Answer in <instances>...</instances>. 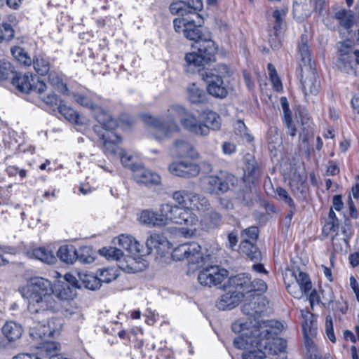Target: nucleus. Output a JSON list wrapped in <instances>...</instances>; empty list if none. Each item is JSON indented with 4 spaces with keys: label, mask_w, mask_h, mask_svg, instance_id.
I'll return each mask as SVG.
<instances>
[{
    "label": "nucleus",
    "mask_w": 359,
    "mask_h": 359,
    "mask_svg": "<svg viewBox=\"0 0 359 359\" xmlns=\"http://www.w3.org/2000/svg\"><path fill=\"white\" fill-rule=\"evenodd\" d=\"M180 118V124L187 131L196 135L208 136L207 128L202 121L180 104L170 105L163 116H155L151 114L141 115L142 121L151 127V135L158 141L170 139L175 133L180 131L176 118Z\"/></svg>",
    "instance_id": "f257e3e1"
},
{
    "label": "nucleus",
    "mask_w": 359,
    "mask_h": 359,
    "mask_svg": "<svg viewBox=\"0 0 359 359\" xmlns=\"http://www.w3.org/2000/svg\"><path fill=\"white\" fill-rule=\"evenodd\" d=\"M172 198L177 205L165 203L173 208L170 213L172 222L184 226L182 230V233L184 236H195L201 223L191 208L197 210H208L210 206L208 201L195 192L185 189L173 192Z\"/></svg>",
    "instance_id": "f03ea898"
},
{
    "label": "nucleus",
    "mask_w": 359,
    "mask_h": 359,
    "mask_svg": "<svg viewBox=\"0 0 359 359\" xmlns=\"http://www.w3.org/2000/svg\"><path fill=\"white\" fill-rule=\"evenodd\" d=\"M22 297L27 300L28 310L34 322L43 323L49 315L60 309V304L53 295L50 281L36 277L20 288Z\"/></svg>",
    "instance_id": "7ed1b4c3"
},
{
    "label": "nucleus",
    "mask_w": 359,
    "mask_h": 359,
    "mask_svg": "<svg viewBox=\"0 0 359 359\" xmlns=\"http://www.w3.org/2000/svg\"><path fill=\"white\" fill-rule=\"evenodd\" d=\"M99 125L93 127V131L97 136L100 144H102L105 154L119 155L121 161L124 167L132 170L133 166V157L126 153L118 144L121 142V137L113 130L117 127V121L106 113H100L96 116Z\"/></svg>",
    "instance_id": "20e7f679"
},
{
    "label": "nucleus",
    "mask_w": 359,
    "mask_h": 359,
    "mask_svg": "<svg viewBox=\"0 0 359 359\" xmlns=\"http://www.w3.org/2000/svg\"><path fill=\"white\" fill-rule=\"evenodd\" d=\"M283 325L278 321L255 322L253 324L254 337L259 336V344L263 347L269 359H285L287 342L277 337Z\"/></svg>",
    "instance_id": "39448f33"
},
{
    "label": "nucleus",
    "mask_w": 359,
    "mask_h": 359,
    "mask_svg": "<svg viewBox=\"0 0 359 359\" xmlns=\"http://www.w3.org/2000/svg\"><path fill=\"white\" fill-rule=\"evenodd\" d=\"M232 330L241 333L233 340V345L238 349L244 350L243 359H267L266 352L259 344V336L254 337L252 321L248 322L241 318L232 324Z\"/></svg>",
    "instance_id": "423d86ee"
},
{
    "label": "nucleus",
    "mask_w": 359,
    "mask_h": 359,
    "mask_svg": "<svg viewBox=\"0 0 359 359\" xmlns=\"http://www.w3.org/2000/svg\"><path fill=\"white\" fill-rule=\"evenodd\" d=\"M283 278L287 292L296 299L302 298L312 289L309 276L298 269H285Z\"/></svg>",
    "instance_id": "0eeeda50"
},
{
    "label": "nucleus",
    "mask_w": 359,
    "mask_h": 359,
    "mask_svg": "<svg viewBox=\"0 0 359 359\" xmlns=\"http://www.w3.org/2000/svg\"><path fill=\"white\" fill-rule=\"evenodd\" d=\"M229 73L225 65H220L217 69H211L202 74V78L207 84V90L211 95L223 98L227 95L228 90L222 78Z\"/></svg>",
    "instance_id": "6e6552de"
},
{
    "label": "nucleus",
    "mask_w": 359,
    "mask_h": 359,
    "mask_svg": "<svg viewBox=\"0 0 359 359\" xmlns=\"http://www.w3.org/2000/svg\"><path fill=\"white\" fill-rule=\"evenodd\" d=\"M203 20L197 19L194 16H188L187 18H177L173 20V26L176 32L183 33L184 36L192 41H195L197 44L203 43L205 40H210L208 38H203L200 27Z\"/></svg>",
    "instance_id": "1a4fd4ad"
},
{
    "label": "nucleus",
    "mask_w": 359,
    "mask_h": 359,
    "mask_svg": "<svg viewBox=\"0 0 359 359\" xmlns=\"http://www.w3.org/2000/svg\"><path fill=\"white\" fill-rule=\"evenodd\" d=\"M217 48L212 40H205L203 43L198 46V52L189 53L185 55V60L190 69L193 72V67H201L215 60L214 55Z\"/></svg>",
    "instance_id": "9d476101"
},
{
    "label": "nucleus",
    "mask_w": 359,
    "mask_h": 359,
    "mask_svg": "<svg viewBox=\"0 0 359 359\" xmlns=\"http://www.w3.org/2000/svg\"><path fill=\"white\" fill-rule=\"evenodd\" d=\"M173 208L163 203L159 207L158 213L151 210H144L137 215L138 221L145 225L161 227L172 222L170 215Z\"/></svg>",
    "instance_id": "9b49d317"
},
{
    "label": "nucleus",
    "mask_w": 359,
    "mask_h": 359,
    "mask_svg": "<svg viewBox=\"0 0 359 359\" xmlns=\"http://www.w3.org/2000/svg\"><path fill=\"white\" fill-rule=\"evenodd\" d=\"M235 177L233 175L220 171L216 175H208L201 181L203 189L210 194H219L224 193L233 185Z\"/></svg>",
    "instance_id": "f8f14e48"
},
{
    "label": "nucleus",
    "mask_w": 359,
    "mask_h": 359,
    "mask_svg": "<svg viewBox=\"0 0 359 359\" xmlns=\"http://www.w3.org/2000/svg\"><path fill=\"white\" fill-rule=\"evenodd\" d=\"M52 315H49L43 323L34 322V325L31 326L29 330L30 336L33 339L54 337L60 332L63 320Z\"/></svg>",
    "instance_id": "ddd939ff"
},
{
    "label": "nucleus",
    "mask_w": 359,
    "mask_h": 359,
    "mask_svg": "<svg viewBox=\"0 0 359 359\" xmlns=\"http://www.w3.org/2000/svg\"><path fill=\"white\" fill-rule=\"evenodd\" d=\"M320 86L316 68L313 65L302 67L300 88L304 94V100L309 101L312 97L317 95Z\"/></svg>",
    "instance_id": "4468645a"
},
{
    "label": "nucleus",
    "mask_w": 359,
    "mask_h": 359,
    "mask_svg": "<svg viewBox=\"0 0 359 359\" xmlns=\"http://www.w3.org/2000/svg\"><path fill=\"white\" fill-rule=\"evenodd\" d=\"M100 254L109 260L118 262V267L127 273H136L142 269L137 264L136 258L126 257L123 252L115 247L102 248L99 250Z\"/></svg>",
    "instance_id": "2eb2a0df"
},
{
    "label": "nucleus",
    "mask_w": 359,
    "mask_h": 359,
    "mask_svg": "<svg viewBox=\"0 0 359 359\" xmlns=\"http://www.w3.org/2000/svg\"><path fill=\"white\" fill-rule=\"evenodd\" d=\"M13 84L21 92L29 93L35 92L42 95L46 89V83L39 77L32 74H18L13 79Z\"/></svg>",
    "instance_id": "dca6fc26"
},
{
    "label": "nucleus",
    "mask_w": 359,
    "mask_h": 359,
    "mask_svg": "<svg viewBox=\"0 0 359 359\" xmlns=\"http://www.w3.org/2000/svg\"><path fill=\"white\" fill-rule=\"evenodd\" d=\"M172 257L176 261L188 259L189 263L194 264H200L203 260L201 246L197 243H187L178 245L173 250Z\"/></svg>",
    "instance_id": "f3484780"
},
{
    "label": "nucleus",
    "mask_w": 359,
    "mask_h": 359,
    "mask_svg": "<svg viewBox=\"0 0 359 359\" xmlns=\"http://www.w3.org/2000/svg\"><path fill=\"white\" fill-rule=\"evenodd\" d=\"M115 245L125 249L128 255L126 257L136 258L137 264L140 266L142 257L144 255L143 246L133 236L129 234H121L114 239Z\"/></svg>",
    "instance_id": "a211bd4d"
},
{
    "label": "nucleus",
    "mask_w": 359,
    "mask_h": 359,
    "mask_svg": "<svg viewBox=\"0 0 359 359\" xmlns=\"http://www.w3.org/2000/svg\"><path fill=\"white\" fill-rule=\"evenodd\" d=\"M90 252L91 249L88 247L80 248L79 253L73 245H62L58 249L57 255L62 262L68 264H74L78 259L83 263H91L94 258L90 255L86 257L83 255Z\"/></svg>",
    "instance_id": "6ab92c4d"
},
{
    "label": "nucleus",
    "mask_w": 359,
    "mask_h": 359,
    "mask_svg": "<svg viewBox=\"0 0 359 359\" xmlns=\"http://www.w3.org/2000/svg\"><path fill=\"white\" fill-rule=\"evenodd\" d=\"M203 4L201 0L175 1L170 5V11L173 15H181L182 18L194 16L200 19L198 11L203 9Z\"/></svg>",
    "instance_id": "aec40b11"
},
{
    "label": "nucleus",
    "mask_w": 359,
    "mask_h": 359,
    "mask_svg": "<svg viewBox=\"0 0 359 359\" xmlns=\"http://www.w3.org/2000/svg\"><path fill=\"white\" fill-rule=\"evenodd\" d=\"M228 276V271L218 266L203 269L198 275V280L202 285L211 287L222 283Z\"/></svg>",
    "instance_id": "412c9836"
},
{
    "label": "nucleus",
    "mask_w": 359,
    "mask_h": 359,
    "mask_svg": "<svg viewBox=\"0 0 359 359\" xmlns=\"http://www.w3.org/2000/svg\"><path fill=\"white\" fill-rule=\"evenodd\" d=\"M65 278L67 282L57 285L53 289V295L62 301L72 300L76 296V287L79 286L71 274H66Z\"/></svg>",
    "instance_id": "4be33fe9"
},
{
    "label": "nucleus",
    "mask_w": 359,
    "mask_h": 359,
    "mask_svg": "<svg viewBox=\"0 0 359 359\" xmlns=\"http://www.w3.org/2000/svg\"><path fill=\"white\" fill-rule=\"evenodd\" d=\"M170 155L177 158H197L198 152L193 144L184 139H178L173 142L169 148Z\"/></svg>",
    "instance_id": "5701e85b"
},
{
    "label": "nucleus",
    "mask_w": 359,
    "mask_h": 359,
    "mask_svg": "<svg viewBox=\"0 0 359 359\" xmlns=\"http://www.w3.org/2000/svg\"><path fill=\"white\" fill-rule=\"evenodd\" d=\"M168 169L172 175L184 178L196 177L200 172L198 164L187 161L172 162Z\"/></svg>",
    "instance_id": "b1692460"
},
{
    "label": "nucleus",
    "mask_w": 359,
    "mask_h": 359,
    "mask_svg": "<svg viewBox=\"0 0 359 359\" xmlns=\"http://www.w3.org/2000/svg\"><path fill=\"white\" fill-rule=\"evenodd\" d=\"M339 58L337 60V67L347 74L354 73L353 67L352 57L350 55L351 50V43L349 41L339 43Z\"/></svg>",
    "instance_id": "393cba45"
},
{
    "label": "nucleus",
    "mask_w": 359,
    "mask_h": 359,
    "mask_svg": "<svg viewBox=\"0 0 359 359\" xmlns=\"http://www.w3.org/2000/svg\"><path fill=\"white\" fill-rule=\"evenodd\" d=\"M285 9H276L273 12V17L275 19V25L273 28V35L270 34L269 43L273 48H278L280 44V38L283 29L284 18L286 15Z\"/></svg>",
    "instance_id": "a878e982"
},
{
    "label": "nucleus",
    "mask_w": 359,
    "mask_h": 359,
    "mask_svg": "<svg viewBox=\"0 0 359 359\" xmlns=\"http://www.w3.org/2000/svg\"><path fill=\"white\" fill-rule=\"evenodd\" d=\"M133 176L138 184H158L161 181L160 176L143 166H133L132 168Z\"/></svg>",
    "instance_id": "bb28decb"
},
{
    "label": "nucleus",
    "mask_w": 359,
    "mask_h": 359,
    "mask_svg": "<svg viewBox=\"0 0 359 359\" xmlns=\"http://www.w3.org/2000/svg\"><path fill=\"white\" fill-rule=\"evenodd\" d=\"M202 125L204 126L208 130V135L210 134V130H219L222 127V118L220 116L214 111L206 109L199 114Z\"/></svg>",
    "instance_id": "cd10ccee"
},
{
    "label": "nucleus",
    "mask_w": 359,
    "mask_h": 359,
    "mask_svg": "<svg viewBox=\"0 0 359 359\" xmlns=\"http://www.w3.org/2000/svg\"><path fill=\"white\" fill-rule=\"evenodd\" d=\"M243 297L240 293L229 287V290L217 302V307L220 310L232 309L238 304Z\"/></svg>",
    "instance_id": "c85d7f7f"
},
{
    "label": "nucleus",
    "mask_w": 359,
    "mask_h": 359,
    "mask_svg": "<svg viewBox=\"0 0 359 359\" xmlns=\"http://www.w3.org/2000/svg\"><path fill=\"white\" fill-rule=\"evenodd\" d=\"M229 287L240 293L243 297L245 293L249 292V288L250 287V277L246 273H240L231 276L229 279Z\"/></svg>",
    "instance_id": "c756f323"
},
{
    "label": "nucleus",
    "mask_w": 359,
    "mask_h": 359,
    "mask_svg": "<svg viewBox=\"0 0 359 359\" xmlns=\"http://www.w3.org/2000/svg\"><path fill=\"white\" fill-rule=\"evenodd\" d=\"M147 250L145 254H149L153 249L163 252L169 248V242L163 236L158 233L151 234L146 241Z\"/></svg>",
    "instance_id": "7c9ffc66"
},
{
    "label": "nucleus",
    "mask_w": 359,
    "mask_h": 359,
    "mask_svg": "<svg viewBox=\"0 0 359 359\" xmlns=\"http://www.w3.org/2000/svg\"><path fill=\"white\" fill-rule=\"evenodd\" d=\"M74 100L77 103L81 104V106L93 109L94 111V116L96 120H97L96 116L97 114H99L100 113H102V112L106 113V114H109L111 117H112L108 111H104L97 107V104L95 103V96H94V95H88L78 93V94L74 95Z\"/></svg>",
    "instance_id": "2f4dec72"
},
{
    "label": "nucleus",
    "mask_w": 359,
    "mask_h": 359,
    "mask_svg": "<svg viewBox=\"0 0 359 359\" xmlns=\"http://www.w3.org/2000/svg\"><path fill=\"white\" fill-rule=\"evenodd\" d=\"M303 334L317 335V324L313 314L306 310H302Z\"/></svg>",
    "instance_id": "473e14b6"
},
{
    "label": "nucleus",
    "mask_w": 359,
    "mask_h": 359,
    "mask_svg": "<svg viewBox=\"0 0 359 359\" xmlns=\"http://www.w3.org/2000/svg\"><path fill=\"white\" fill-rule=\"evenodd\" d=\"M241 252L245 254L252 262H257L261 260L262 255L255 246V243L243 240L240 245Z\"/></svg>",
    "instance_id": "72a5a7b5"
},
{
    "label": "nucleus",
    "mask_w": 359,
    "mask_h": 359,
    "mask_svg": "<svg viewBox=\"0 0 359 359\" xmlns=\"http://www.w3.org/2000/svg\"><path fill=\"white\" fill-rule=\"evenodd\" d=\"M314 3L311 4L309 8H304V6L300 4H294L293 6V12L294 17L301 20L304 18L309 16L313 10L321 8V0H313Z\"/></svg>",
    "instance_id": "f704fd0d"
},
{
    "label": "nucleus",
    "mask_w": 359,
    "mask_h": 359,
    "mask_svg": "<svg viewBox=\"0 0 359 359\" xmlns=\"http://www.w3.org/2000/svg\"><path fill=\"white\" fill-rule=\"evenodd\" d=\"M48 337L39 338L35 339L36 341H39L36 347L41 350V353H45L50 357L51 355L55 354L60 350V346L57 342L53 341H47Z\"/></svg>",
    "instance_id": "c9c22d12"
},
{
    "label": "nucleus",
    "mask_w": 359,
    "mask_h": 359,
    "mask_svg": "<svg viewBox=\"0 0 359 359\" xmlns=\"http://www.w3.org/2000/svg\"><path fill=\"white\" fill-rule=\"evenodd\" d=\"M31 256L48 264H54L56 262L53 252L43 247L34 249L31 252Z\"/></svg>",
    "instance_id": "e433bc0d"
},
{
    "label": "nucleus",
    "mask_w": 359,
    "mask_h": 359,
    "mask_svg": "<svg viewBox=\"0 0 359 359\" xmlns=\"http://www.w3.org/2000/svg\"><path fill=\"white\" fill-rule=\"evenodd\" d=\"M2 332L9 341H14L20 337L22 328L20 325L14 322H7L2 327Z\"/></svg>",
    "instance_id": "4c0bfd02"
},
{
    "label": "nucleus",
    "mask_w": 359,
    "mask_h": 359,
    "mask_svg": "<svg viewBox=\"0 0 359 359\" xmlns=\"http://www.w3.org/2000/svg\"><path fill=\"white\" fill-rule=\"evenodd\" d=\"M280 104L283 112V121L287 128L290 135L294 137L296 135V128L292 123V113L286 97L280 98Z\"/></svg>",
    "instance_id": "58836bf2"
},
{
    "label": "nucleus",
    "mask_w": 359,
    "mask_h": 359,
    "mask_svg": "<svg viewBox=\"0 0 359 359\" xmlns=\"http://www.w3.org/2000/svg\"><path fill=\"white\" fill-rule=\"evenodd\" d=\"M310 334H304V344L306 356L309 359H321L314 338Z\"/></svg>",
    "instance_id": "ea45409f"
},
{
    "label": "nucleus",
    "mask_w": 359,
    "mask_h": 359,
    "mask_svg": "<svg viewBox=\"0 0 359 359\" xmlns=\"http://www.w3.org/2000/svg\"><path fill=\"white\" fill-rule=\"evenodd\" d=\"M78 276L84 287L89 290H97L101 286L98 276H94L92 273H79Z\"/></svg>",
    "instance_id": "a19ab883"
},
{
    "label": "nucleus",
    "mask_w": 359,
    "mask_h": 359,
    "mask_svg": "<svg viewBox=\"0 0 359 359\" xmlns=\"http://www.w3.org/2000/svg\"><path fill=\"white\" fill-rule=\"evenodd\" d=\"M188 97L192 103H202L206 100V95L203 89L195 83H192L188 88Z\"/></svg>",
    "instance_id": "79ce46f5"
},
{
    "label": "nucleus",
    "mask_w": 359,
    "mask_h": 359,
    "mask_svg": "<svg viewBox=\"0 0 359 359\" xmlns=\"http://www.w3.org/2000/svg\"><path fill=\"white\" fill-rule=\"evenodd\" d=\"M205 210L208 212L205 213V220L208 219V222H206L205 221L203 222V221L199 220V222L201 223V225L200 226L198 231L199 229H208L210 228L216 226L220 221V215L213 210H210V206L208 207V210Z\"/></svg>",
    "instance_id": "37998d69"
},
{
    "label": "nucleus",
    "mask_w": 359,
    "mask_h": 359,
    "mask_svg": "<svg viewBox=\"0 0 359 359\" xmlns=\"http://www.w3.org/2000/svg\"><path fill=\"white\" fill-rule=\"evenodd\" d=\"M336 18L339 20L340 25L346 29L353 26L354 22V15L351 11L341 9L335 13Z\"/></svg>",
    "instance_id": "c03bdc74"
},
{
    "label": "nucleus",
    "mask_w": 359,
    "mask_h": 359,
    "mask_svg": "<svg viewBox=\"0 0 359 359\" xmlns=\"http://www.w3.org/2000/svg\"><path fill=\"white\" fill-rule=\"evenodd\" d=\"M48 83L62 93H67L68 88L64 83L62 75L57 72L51 71L48 75Z\"/></svg>",
    "instance_id": "a18cd8bd"
},
{
    "label": "nucleus",
    "mask_w": 359,
    "mask_h": 359,
    "mask_svg": "<svg viewBox=\"0 0 359 359\" xmlns=\"http://www.w3.org/2000/svg\"><path fill=\"white\" fill-rule=\"evenodd\" d=\"M32 63L34 70L41 75L46 74L50 69L49 61L42 55L36 56Z\"/></svg>",
    "instance_id": "49530a36"
},
{
    "label": "nucleus",
    "mask_w": 359,
    "mask_h": 359,
    "mask_svg": "<svg viewBox=\"0 0 359 359\" xmlns=\"http://www.w3.org/2000/svg\"><path fill=\"white\" fill-rule=\"evenodd\" d=\"M11 51L14 58L20 63L25 66H30L32 64V60L22 48L15 46L11 48Z\"/></svg>",
    "instance_id": "de8ad7c7"
},
{
    "label": "nucleus",
    "mask_w": 359,
    "mask_h": 359,
    "mask_svg": "<svg viewBox=\"0 0 359 359\" xmlns=\"http://www.w3.org/2000/svg\"><path fill=\"white\" fill-rule=\"evenodd\" d=\"M59 112L68 121L75 123H81L80 116L72 108L65 104H61L58 107Z\"/></svg>",
    "instance_id": "09e8293b"
},
{
    "label": "nucleus",
    "mask_w": 359,
    "mask_h": 359,
    "mask_svg": "<svg viewBox=\"0 0 359 359\" xmlns=\"http://www.w3.org/2000/svg\"><path fill=\"white\" fill-rule=\"evenodd\" d=\"M269 149L271 153L274 151L275 153L273 154L274 156H276V151L281 147V139L276 129H271L269 133Z\"/></svg>",
    "instance_id": "8fccbe9b"
},
{
    "label": "nucleus",
    "mask_w": 359,
    "mask_h": 359,
    "mask_svg": "<svg viewBox=\"0 0 359 359\" xmlns=\"http://www.w3.org/2000/svg\"><path fill=\"white\" fill-rule=\"evenodd\" d=\"M299 51L302 61V65H301V67H304L305 65L313 66V64L312 63L311 59L309 48L303 38L302 39L299 44Z\"/></svg>",
    "instance_id": "3c124183"
},
{
    "label": "nucleus",
    "mask_w": 359,
    "mask_h": 359,
    "mask_svg": "<svg viewBox=\"0 0 359 359\" xmlns=\"http://www.w3.org/2000/svg\"><path fill=\"white\" fill-rule=\"evenodd\" d=\"M302 125L303 126V133L300 134V138L303 143H309L313 137L311 123L310 122L309 118L307 117L303 118L302 119Z\"/></svg>",
    "instance_id": "603ef678"
},
{
    "label": "nucleus",
    "mask_w": 359,
    "mask_h": 359,
    "mask_svg": "<svg viewBox=\"0 0 359 359\" xmlns=\"http://www.w3.org/2000/svg\"><path fill=\"white\" fill-rule=\"evenodd\" d=\"M97 276L101 283H109L117 278L116 269L113 268H106L100 269Z\"/></svg>",
    "instance_id": "864d4df0"
},
{
    "label": "nucleus",
    "mask_w": 359,
    "mask_h": 359,
    "mask_svg": "<svg viewBox=\"0 0 359 359\" xmlns=\"http://www.w3.org/2000/svg\"><path fill=\"white\" fill-rule=\"evenodd\" d=\"M14 29L6 22L0 25V42L8 41L14 37Z\"/></svg>",
    "instance_id": "5fc2aeb1"
},
{
    "label": "nucleus",
    "mask_w": 359,
    "mask_h": 359,
    "mask_svg": "<svg viewBox=\"0 0 359 359\" xmlns=\"http://www.w3.org/2000/svg\"><path fill=\"white\" fill-rule=\"evenodd\" d=\"M275 196L278 201L285 203L288 206H294V202L285 189L278 187L275 191Z\"/></svg>",
    "instance_id": "6e6d98bb"
},
{
    "label": "nucleus",
    "mask_w": 359,
    "mask_h": 359,
    "mask_svg": "<svg viewBox=\"0 0 359 359\" xmlns=\"http://www.w3.org/2000/svg\"><path fill=\"white\" fill-rule=\"evenodd\" d=\"M234 131L237 135L245 138V140L248 142H251L253 139V137L251 136V135H250L248 133V129H247L245 123L241 120H238L234 123Z\"/></svg>",
    "instance_id": "4d7b16f0"
},
{
    "label": "nucleus",
    "mask_w": 359,
    "mask_h": 359,
    "mask_svg": "<svg viewBox=\"0 0 359 359\" xmlns=\"http://www.w3.org/2000/svg\"><path fill=\"white\" fill-rule=\"evenodd\" d=\"M325 333L327 339L332 343L336 342V337L334 332V326L332 318L330 316H327L325 318Z\"/></svg>",
    "instance_id": "13d9d810"
},
{
    "label": "nucleus",
    "mask_w": 359,
    "mask_h": 359,
    "mask_svg": "<svg viewBox=\"0 0 359 359\" xmlns=\"http://www.w3.org/2000/svg\"><path fill=\"white\" fill-rule=\"evenodd\" d=\"M258 237V229L256 226H251L246 229L242 233L243 240L255 243Z\"/></svg>",
    "instance_id": "bf43d9fd"
},
{
    "label": "nucleus",
    "mask_w": 359,
    "mask_h": 359,
    "mask_svg": "<svg viewBox=\"0 0 359 359\" xmlns=\"http://www.w3.org/2000/svg\"><path fill=\"white\" fill-rule=\"evenodd\" d=\"M339 230V221L338 220H327L326 223L325 224L323 232L326 235H330L332 233H337Z\"/></svg>",
    "instance_id": "052dcab7"
},
{
    "label": "nucleus",
    "mask_w": 359,
    "mask_h": 359,
    "mask_svg": "<svg viewBox=\"0 0 359 359\" xmlns=\"http://www.w3.org/2000/svg\"><path fill=\"white\" fill-rule=\"evenodd\" d=\"M256 302L250 303H245L242 307V311L244 314L255 318L259 314V311L257 310Z\"/></svg>",
    "instance_id": "680f3d73"
},
{
    "label": "nucleus",
    "mask_w": 359,
    "mask_h": 359,
    "mask_svg": "<svg viewBox=\"0 0 359 359\" xmlns=\"http://www.w3.org/2000/svg\"><path fill=\"white\" fill-rule=\"evenodd\" d=\"M250 287L249 288V292L253 291L264 292L267 289L266 283L260 279L255 280L253 281H251L250 279Z\"/></svg>",
    "instance_id": "e2e57ef3"
},
{
    "label": "nucleus",
    "mask_w": 359,
    "mask_h": 359,
    "mask_svg": "<svg viewBox=\"0 0 359 359\" xmlns=\"http://www.w3.org/2000/svg\"><path fill=\"white\" fill-rule=\"evenodd\" d=\"M15 250L9 247H0V267L8 264V260L4 257V253L13 254Z\"/></svg>",
    "instance_id": "0e129e2a"
},
{
    "label": "nucleus",
    "mask_w": 359,
    "mask_h": 359,
    "mask_svg": "<svg viewBox=\"0 0 359 359\" xmlns=\"http://www.w3.org/2000/svg\"><path fill=\"white\" fill-rule=\"evenodd\" d=\"M348 285L352 289L353 293L356 297L358 302H359V284L353 276H351L349 277Z\"/></svg>",
    "instance_id": "69168bd1"
},
{
    "label": "nucleus",
    "mask_w": 359,
    "mask_h": 359,
    "mask_svg": "<svg viewBox=\"0 0 359 359\" xmlns=\"http://www.w3.org/2000/svg\"><path fill=\"white\" fill-rule=\"evenodd\" d=\"M306 294H309V301L311 308L313 309V306L320 303V297L318 294L316 290H311Z\"/></svg>",
    "instance_id": "338daca9"
},
{
    "label": "nucleus",
    "mask_w": 359,
    "mask_h": 359,
    "mask_svg": "<svg viewBox=\"0 0 359 359\" xmlns=\"http://www.w3.org/2000/svg\"><path fill=\"white\" fill-rule=\"evenodd\" d=\"M236 145L229 142H225L222 145V151L225 154L231 155L236 151Z\"/></svg>",
    "instance_id": "774afa93"
}]
</instances>
